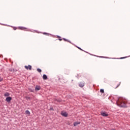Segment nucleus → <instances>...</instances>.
Instances as JSON below:
<instances>
[{"mask_svg": "<svg viewBox=\"0 0 130 130\" xmlns=\"http://www.w3.org/2000/svg\"><path fill=\"white\" fill-rule=\"evenodd\" d=\"M117 105L119 107H126V102L123 99L120 98L117 101Z\"/></svg>", "mask_w": 130, "mask_h": 130, "instance_id": "obj_1", "label": "nucleus"}, {"mask_svg": "<svg viewBox=\"0 0 130 130\" xmlns=\"http://www.w3.org/2000/svg\"><path fill=\"white\" fill-rule=\"evenodd\" d=\"M120 84H121V82H116L113 84V87L114 89H116V88H118V87H119V86H120Z\"/></svg>", "mask_w": 130, "mask_h": 130, "instance_id": "obj_2", "label": "nucleus"}, {"mask_svg": "<svg viewBox=\"0 0 130 130\" xmlns=\"http://www.w3.org/2000/svg\"><path fill=\"white\" fill-rule=\"evenodd\" d=\"M25 69H26V70H29V71H31V70H32V66H31L30 65H28V66H24Z\"/></svg>", "mask_w": 130, "mask_h": 130, "instance_id": "obj_3", "label": "nucleus"}, {"mask_svg": "<svg viewBox=\"0 0 130 130\" xmlns=\"http://www.w3.org/2000/svg\"><path fill=\"white\" fill-rule=\"evenodd\" d=\"M61 114L62 116H64V117H68V113L67 112H62Z\"/></svg>", "mask_w": 130, "mask_h": 130, "instance_id": "obj_4", "label": "nucleus"}, {"mask_svg": "<svg viewBox=\"0 0 130 130\" xmlns=\"http://www.w3.org/2000/svg\"><path fill=\"white\" fill-rule=\"evenodd\" d=\"M11 100H12V97L11 96H8L6 99V101H7V102H8V103L11 102Z\"/></svg>", "mask_w": 130, "mask_h": 130, "instance_id": "obj_5", "label": "nucleus"}, {"mask_svg": "<svg viewBox=\"0 0 130 130\" xmlns=\"http://www.w3.org/2000/svg\"><path fill=\"white\" fill-rule=\"evenodd\" d=\"M101 114L102 115V116H108V114H107L106 112H102Z\"/></svg>", "mask_w": 130, "mask_h": 130, "instance_id": "obj_6", "label": "nucleus"}, {"mask_svg": "<svg viewBox=\"0 0 130 130\" xmlns=\"http://www.w3.org/2000/svg\"><path fill=\"white\" fill-rule=\"evenodd\" d=\"M79 86H80L81 88H83V87L85 86V83H84V82H81L79 83Z\"/></svg>", "mask_w": 130, "mask_h": 130, "instance_id": "obj_7", "label": "nucleus"}, {"mask_svg": "<svg viewBox=\"0 0 130 130\" xmlns=\"http://www.w3.org/2000/svg\"><path fill=\"white\" fill-rule=\"evenodd\" d=\"M80 123H81V122H75L74 123V126H77V125H78V124H80Z\"/></svg>", "mask_w": 130, "mask_h": 130, "instance_id": "obj_8", "label": "nucleus"}, {"mask_svg": "<svg viewBox=\"0 0 130 130\" xmlns=\"http://www.w3.org/2000/svg\"><path fill=\"white\" fill-rule=\"evenodd\" d=\"M40 89H41V87H40V86H36V87L35 88V90H37L38 91H39V90H40Z\"/></svg>", "mask_w": 130, "mask_h": 130, "instance_id": "obj_9", "label": "nucleus"}, {"mask_svg": "<svg viewBox=\"0 0 130 130\" xmlns=\"http://www.w3.org/2000/svg\"><path fill=\"white\" fill-rule=\"evenodd\" d=\"M43 80H47V76H46L45 74L43 75Z\"/></svg>", "mask_w": 130, "mask_h": 130, "instance_id": "obj_10", "label": "nucleus"}, {"mask_svg": "<svg viewBox=\"0 0 130 130\" xmlns=\"http://www.w3.org/2000/svg\"><path fill=\"white\" fill-rule=\"evenodd\" d=\"M4 96L5 97H9V96H10V93H9L8 92H6L4 94Z\"/></svg>", "mask_w": 130, "mask_h": 130, "instance_id": "obj_11", "label": "nucleus"}, {"mask_svg": "<svg viewBox=\"0 0 130 130\" xmlns=\"http://www.w3.org/2000/svg\"><path fill=\"white\" fill-rule=\"evenodd\" d=\"M25 113L26 114H27V115H28V116H29L30 113V112L29 111V110H26L25 111Z\"/></svg>", "mask_w": 130, "mask_h": 130, "instance_id": "obj_12", "label": "nucleus"}, {"mask_svg": "<svg viewBox=\"0 0 130 130\" xmlns=\"http://www.w3.org/2000/svg\"><path fill=\"white\" fill-rule=\"evenodd\" d=\"M19 29H20V30H25V29H27V28L24 27H19Z\"/></svg>", "mask_w": 130, "mask_h": 130, "instance_id": "obj_13", "label": "nucleus"}, {"mask_svg": "<svg viewBox=\"0 0 130 130\" xmlns=\"http://www.w3.org/2000/svg\"><path fill=\"white\" fill-rule=\"evenodd\" d=\"M9 71L10 72H13V73H14V72H16V70H15V69H10Z\"/></svg>", "mask_w": 130, "mask_h": 130, "instance_id": "obj_14", "label": "nucleus"}, {"mask_svg": "<svg viewBox=\"0 0 130 130\" xmlns=\"http://www.w3.org/2000/svg\"><path fill=\"white\" fill-rule=\"evenodd\" d=\"M37 72H38L39 73H41L42 71L41 69H37Z\"/></svg>", "mask_w": 130, "mask_h": 130, "instance_id": "obj_15", "label": "nucleus"}, {"mask_svg": "<svg viewBox=\"0 0 130 130\" xmlns=\"http://www.w3.org/2000/svg\"><path fill=\"white\" fill-rule=\"evenodd\" d=\"M100 92H101V93H104V89H100Z\"/></svg>", "mask_w": 130, "mask_h": 130, "instance_id": "obj_16", "label": "nucleus"}, {"mask_svg": "<svg viewBox=\"0 0 130 130\" xmlns=\"http://www.w3.org/2000/svg\"><path fill=\"white\" fill-rule=\"evenodd\" d=\"M43 34H44V35H48V34H47L46 32H44Z\"/></svg>", "mask_w": 130, "mask_h": 130, "instance_id": "obj_17", "label": "nucleus"}, {"mask_svg": "<svg viewBox=\"0 0 130 130\" xmlns=\"http://www.w3.org/2000/svg\"><path fill=\"white\" fill-rule=\"evenodd\" d=\"M126 58V57H121V58H120V59H122L123 58Z\"/></svg>", "mask_w": 130, "mask_h": 130, "instance_id": "obj_18", "label": "nucleus"}, {"mask_svg": "<svg viewBox=\"0 0 130 130\" xmlns=\"http://www.w3.org/2000/svg\"><path fill=\"white\" fill-rule=\"evenodd\" d=\"M13 29H14V30H17V27H14L13 28Z\"/></svg>", "mask_w": 130, "mask_h": 130, "instance_id": "obj_19", "label": "nucleus"}, {"mask_svg": "<svg viewBox=\"0 0 130 130\" xmlns=\"http://www.w3.org/2000/svg\"><path fill=\"white\" fill-rule=\"evenodd\" d=\"M2 81H3V78L0 77V82H2Z\"/></svg>", "mask_w": 130, "mask_h": 130, "instance_id": "obj_20", "label": "nucleus"}, {"mask_svg": "<svg viewBox=\"0 0 130 130\" xmlns=\"http://www.w3.org/2000/svg\"><path fill=\"white\" fill-rule=\"evenodd\" d=\"M78 49H80V50H83L81 48L78 47Z\"/></svg>", "mask_w": 130, "mask_h": 130, "instance_id": "obj_21", "label": "nucleus"}, {"mask_svg": "<svg viewBox=\"0 0 130 130\" xmlns=\"http://www.w3.org/2000/svg\"><path fill=\"white\" fill-rule=\"evenodd\" d=\"M67 124H69V125H70V124H71V123H70V122H68Z\"/></svg>", "mask_w": 130, "mask_h": 130, "instance_id": "obj_22", "label": "nucleus"}, {"mask_svg": "<svg viewBox=\"0 0 130 130\" xmlns=\"http://www.w3.org/2000/svg\"><path fill=\"white\" fill-rule=\"evenodd\" d=\"M63 40H64V41H67L66 39H63Z\"/></svg>", "mask_w": 130, "mask_h": 130, "instance_id": "obj_23", "label": "nucleus"}, {"mask_svg": "<svg viewBox=\"0 0 130 130\" xmlns=\"http://www.w3.org/2000/svg\"><path fill=\"white\" fill-rule=\"evenodd\" d=\"M59 40H60V41H61V40H62L60 39H59Z\"/></svg>", "mask_w": 130, "mask_h": 130, "instance_id": "obj_24", "label": "nucleus"}, {"mask_svg": "<svg viewBox=\"0 0 130 130\" xmlns=\"http://www.w3.org/2000/svg\"><path fill=\"white\" fill-rule=\"evenodd\" d=\"M112 130H114V129H112Z\"/></svg>", "mask_w": 130, "mask_h": 130, "instance_id": "obj_25", "label": "nucleus"}]
</instances>
